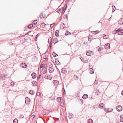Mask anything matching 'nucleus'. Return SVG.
I'll return each mask as SVG.
<instances>
[{"instance_id":"obj_1","label":"nucleus","mask_w":123,"mask_h":123,"mask_svg":"<svg viewBox=\"0 0 123 123\" xmlns=\"http://www.w3.org/2000/svg\"><path fill=\"white\" fill-rule=\"evenodd\" d=\"M118 32L119 35H122L123 34V30L120 28H119L115 31V33L116 34Z\"/></svg>"},{"instance_id":"obj_2","label":"nucleus","mask_w":123,"mask_h":123,"mask_svg":"<svg viewBox=\"0 0 123 123\" xmlns=\"http://www.w3.org/2000/svg\"><path fill=\"white\" fill-rule=\"evenodd\" d=\"M99 107L102 109H105V105L103 103L100 104L99 105Z\"/></svg>"},{"instance_id":"obj_3","label":"nucleus","mask_w":123,"mask_h":123,"mask_svg":"<svg viewBox=\"0 0 123 123\" xmlns=\"http://www.w3.org/2000/svg\"><path fill=\"white\" fill-rule=\"evenodd\" d=\"M116 108L117 111L119 112L121 111L122 110V107L120 105L117 106L116 107Z\"/></svg>"},{"instance_id":"obj_4","label":"nucleus","mask_w":123,"mask_h":123,"mask_svg":"<svg viewBox=\"0 0 123 123\" xmlns=\"http://www.w3.org/2000/svg\"><path fill=\"white\" fill-rule=\"evenodd\" d=\"M93 52L91 51H89L86 52V55L88 56L91 55L93 54Z\"/></svg>"},{"instance_id":"obj_5","label":"nucleus","mask_w":123,"mask_h":123,"mask_svg":"<svg viewBox=\"0 0 123 123\" xmlns=\"http://www.w3.org/2000/svg\"><path fill=\"white\" fill-rule=\"evenodd\" d=\"M21 66L23 68H25L27 67V65L25 63H22L20 64Z\"/></svg>"},{"instance_id":"obj_6","label":"nucleus","mask_w":123,"mask_h":123,"mask_svg":"<svg viewBox=\"0 0 123 123\" xmlns=\"http://www.w3.org/2000/svg\"><path fill=\"white\" fill-rule=\"evenodd\" d=\"M25 99V103L26 104H30V99L28 97H26Z\"/></svg>"},{"instance_id":"obj_7","label":"nucleus","mask_w":123,"mask_h":123,"mask_svg":"<svg viewBox=\"0 0 123 123\" xmlns=\"http://www.w3.org/2000/svg\"><path fill=\"white\" fill-rule=\"evenodd\" d=\"M113 110V109L112 108H106L105 110V112H111Z\"/></svg>"},{"instance_id":"obj_8","label":"nucleus","mask_w":123,"mask_h":123,"mask_svg":"<svg viewBox=\"0 0 123 123\" xmlns=\"http://www.w3.org/2000/svg\"><path fill=\"white\" fill-rule=\"evenodd\" d=\"M105 48L106 49H109L110 48L109 43H107L105 45Z\"/></svg>"},{"instance_id":"obj_9","label":"nucleus","mask_w":123,"mask_h":123,"mask_svg":"<svg viewBox=\"0 0 123 123\" xmlns=\"http://www.w3.org/2000/svg\"><path fill=\"white\" fill-rule=\"evenodd\" d=\"M67 7V6H66V7L65 8H63L62 9H59V11H60L61 10H62V14H63L65 12V11L66 10V8Z\"/></svg>"},{"instance_id":"obj_10","label":"nucleus","mask_w":123,"mask_h":123,"mask_svg":"<svg viewBox=\"0 0 123 123\" xmlns=\"http://www.w3.org/2000/svg\"><path fill=\"white\" fill-rule=\"evenodd\" d=\"M61 72L62 73L65 74L67 72V70L66 68H63L61 69Z\"/></svg>"},{"instance_id":"obj_11","label":"nucleus","mask_w":123,"mask_h":123,"mask_svg":"<svg viewBox=\"0 0 123 123\" xmlns=\"http://www.w3.org/2000/svg\"><path fill=\"white\" fill-rule=\"evenodd\" d=\"M95 91V93H97V94L98 96L100 95V91L96 89Z\"/></svg>"},{"instance_id":"obj_12","label":"nucleus","mask_w":123,"mask_h":123,"mask_svg":"<svg viewBox=\"0 0 123 123\" xmlns=\"http://www.w3.org/2000/svg\"><path fill=\"white\" fill-rule=\"evenodd\" d=\"M57 100L58 102H60V104L62 103L63 101L62 99L61 98H57Z\"/></svg>"},{"instance_id":"obj_13","label":"nucleus","mask_w":123,"mask_h":123,"mask_svg":"<svg viewBox=\"0 0 123 123\" xmlns=\"http://www.w3.org/2000/svg\"><path fill=\"white\" fill-rule=\"evenodd\" d=\"M59 41H58V39L57 38H55L53 41L54 44H55L56 43L58 42Z\"/></svg>"},{"instance_id":"obj_14","label":"nucleus","mask_w":123,"mask_h":123,"mask_svg":"<svg viewBox=\"0 0 123 123\" xmlns=\"http://www.w3.org/2000/svg\"><path fill=\"white\" fill-rule=\"evenodd\" d=\"M118 23L120 25H121L123 24V19L122 18L120 19L118 21Z\"/></svg>"},{"instance_id":"obj_15","label":"nucleus","mask_w":123,"mask_h":123,"mask_svg":"<svg viewBox=\"0 0 123 123\" xmlns=\"http://www.w3.org/2000/svg\"><path fill=\"white\" fill-rule=\"evenodd\" d=\"M88 97V95L86 94H84L82 97V98L83 99H86Z\"/></svg>"},{"instance_id":"obj_16","label":"nucleus","mask_w":123,"mask_h":123,"mask_svg":"<svg viewBox=\"0 0 123 123\" xmlns=\"http://www.w3.org/2000/svg\"><path fill=\"white\" fill-rule=\"evenodd\" d=\"M45 64H43L42 65H41L40 66V68H42L43 69H45L46 68H45Z\"/></svg>"},{"instance_id":"obj_17","label":"nucleus","mask_w":123,"mask_h":123,"mask_svg":"<svg viewBox=\"0 0 123 123\" xmlns=\"http://www.w3.org/2000/svg\"><path fill=\"white\" fill-rule=\"evenodd\" d=\"M36 74L35 73H33L31 75L33 79H35L36 77Z\"/></svg>"},{"instance_id":"obj_18","label":"nucleus","mask_w":123,"mask_h":123,"mask_svg":"<svg viewBox=\"0 0 123 123\" xmlns=\"http://www.w3.org/2000/svg\"><path fill=\"white\" fill-rule=\"evenodd\" d=\"M54 69L52 68V67H51L49 68V70L50 73H52L54 71Z\"/></svg>"},{"instance_id":"obj_19","label":"nucleus","mask_w":123,"mask_h":123,"mask_svg":"<svg viewBox=\"0 0 123 123\" xmlns=\"http://www.w3.org/2000/svg\"><path fill=\"white\" fill-rule=\"evenodd\" d=\"M32 84H33V86H36L37 85V83L36 81H33L32 82Z\"/></svg>"},{"instance_id":"obj_20","label":"nucleus","mask_w":123,"mask_h":123,"mask_svg":"<svg viewBox=\"0 0 123 123\" xmlns=\"http://www.w3.org/2000/svg\"><path fill=\"white\" fill-rule=\"evenodd\" d=\"M59 30H57L55 32V35L57 37H58L59 35Z\"/></svg>"},{"instance_id":"obj_21","label":"nucleus","mask_w":123,"mask_h":123,"mask_svg":"<svg viewBox=\"0 0 123 123\" xmlns=\"http://www.w3.org/2000/svg\"><path fill=\"white\" fill-rule=\"evenodd\" d=\"M34 93V91L33 90H31L29 91V93L31 95H33Z\"/></svg>"},{"instance_id":"obj_22","label":"nucleus","mask_w":123,"mask_h":123,"mask_svg":"<svg viewBox=\"0 0 123 123\" xmlns=\"http://www.w3.org/2000/svg\"><path fill=\"white\" fill-rule=\"evenodd\" d=\"M65 27V25L64 23H62V24L61 25V28H62V29H63Z\"/></svg>"},{"instance_id":"obj_23","label":"nucleus","mask_w":123,"mask_h":123,"mask_svg":"<svg viewBox=\"0 0 123 123\" xmlns=\"http://www.w3.org/2000/svg\"><path fill=\"white\" fill-rule=\"evenodd\" d=\"M93 120L91 119H89L88 121V123H93Z\"/></svg>"},{"instance_id":"obj_24","label":"nucleus","mask_w":123,"mask_h":123,"mask_svg":"<svg viewBox=\"0 0 123 123\" xmlns=\"http://www.w3.org/2000/svg\"><path fill=\"white\" fill-rule=\"evenodd\" d=\"M55 62L57 65H59L60 64V63L59 62V61L58 60L55 59Z\"/></svg>"},{"instance_id":"obj_25","label":"nucleus","mask_w":123,"mask_h":123,"mask_svg":"<svg viewBox=\"0 0 123 123\" xmlns=\"http://www.w3.org/2000/svg\"><path fill=\"white\" fill-rule=\"evenodd\" d=\"M52 38L51 37L49 38L48 40V43L50 44L51 43V42L52 41Z\"/></svg>"},{"instance_id":"obj_26","label":"nucleus","mask_w":123,"mask_h":123,"mask_svg":"<svg viewBox=\"0 0 123 123\" xmlns=\"http://www.w3.org/2000/svg\"><path fill=\"white\" fill-rule=\"evenodd\" d=\"M109 37V36L108 35H106L104 36L103 37V38L104 39H107Z\"/></svg>"},{"instance_id":"obj_27","label":"nucleus","mask_w":123,"mask_h":123,"mask_svg":"<svg viewBox=\"0 0 123 123\" xmlns=\"http://www.w3.org/2000/svg\"><path fill=\"white\" fill-rule=\"evenodd\" d=\"M45 78L46 79H50V78L51 77L50 76L48 75H46L45 77Z\"/></svg>"},{"instance_id":"obj_28","label":"nucleus","mask_w":123,"mask_h":123,"mask_svg":"<svg viewBox=\"0 0 123 123\" xmlns=\"http://www.w3.org/2000/svg\"><path fill=\"white\" fill-rule=\"evenodd\" d=\"M89 70L91 72L90 73L92 74H93L94 73V71L93 69L92 68H90Z\"/></svg>"},{"instance_id":"obj_29","label":"nucleus","mask_w":123,"mask_h":123,"mask_svg":"<svg viewBox=\"0 0 123 123\" xmlns=\"http://www.w3.org/2000/svg\"><path fill=\"white\" fill-rule=\"evenodd\" d=\"M39 17L41 19H43L45 18L44 16H43L42 14H41L40 15Z\"/></svg>"},{"instance_id":"obj_30","label":"nucleus","mask_w":123,"mask_h":123,"mask_svg":"<svg viewBox=\"0 0 123 123\" xmlns=\"http://www.w3.org/2000/svg\"><path fill=\"white\" fill-rule=\"evenodd\" d=\"M54 84H55V85H56L58 84L59 83V82L58 81L55 80L53 81Z\"/></svg>"},{"instance_id":"obj_31","label":"nucleus","mask_w":123,"mask_h":123,"mask_svg":"<svg viewBox=\"0 0 123 123\" xmlns=\"http://www.w3.org/2000/svg\"><path fill=\"white\" fill-rule=\"evenodd\" d=\"M45 25H46V24L44 23H42L41 25V27L43 28L44 27Z\"/></svg>"},{"instance_id":"obj_32","label":"nucleus","mask_w":123,"mask_h":123,"mask_svg":"<svg viewBox=\"0 0 123 123\" xmlns=\"http://www.w3.org/2000/svg\"><path fill=\"white\" fill-rule=\"evenodd\" d=\"M53 55L54 57H56L58 56V55L55 53L54 52H53Z\"/></svg>"},{"instance_id":"obj_33","label":"nucleus","mask_w":123,"mask_h":123,"mask_svg":"<svg viewBox=\"0 0 123 123\" xmlns=\"http://www.w3.org/2000/svg\"><path fill=\"white\" fill-rule=\"evenodd\" d=\"M120 121L121 122H123V115H121L120 116Z\"/></svg>"},{"instance_id":"obj_34","label":"nucleus","mask_w":123,"mask_h":123,"mask_svg":"<svg viewBox=\"0 0 123 123\" xmlns=\"http://www.w3.org/2000/svg\"><path fill=\"white\" fill-rule=\"evenodd\" d=\"M33 27V25L31 24L29 25L28 26V28L29 29Z\"/></svg>"},{"instance_id":"obj_35","label":"nucleus","mask_w":123,"mask_h":123,"mask_svg":"<svg viewBox=\"0 0 123 123\" xmlns=\"http://www.w3.org/2000/svg\"><path fill=\"white\" fill-rule=\"evenodd\" d=\"M42 92H37V95L38 96H40Z\"/></svg>"},{"instance_id":"obj_36","label":"nucleus","mask_w":123,"mask_h":123,"mask_svg":"<svg viewBox=\"0 0 123 123\" xmlns=\"http://www.w3.org/2000/svg\"><path fill=\"white\" fill-rule=\"evenodd\" d=\"M13 123H18V120L17 119H15L13 121Z\"/></svg>"},{"instance_id":"obj_37","label":"nucleus","mask_w":123,"mask_h":123,"mask_svg":"<svg viewBox=\"0 0 123 123\" xmlns=\"http://www.w3.org/2000/svg\"><path fill=\"white\" fill-rule=\"evenodd\" d=\"M78 78V77L76 75H75L74 76V78L75 80H77Z\"/></svg>"},{"instance_id":"obj_38","label":"nucleus","mask_w":123,"mask_h":123,"mask_svg":"<svg viewBox=\"0 0 123 123\" xmlns=\"http://www.w3.org/2000/svg\"><path fill=\"white\" fill-rule=\"evenodd\" d=\"M39 36V35L37 34L35 38V41H37V38Z\"/></svg>"},{"instance_id":"obj_39","label":"nucleus","mask_w":123,"mask_h":123,"mask_svg":"<svg viewBox=\"0 0 123 123\" xmlns=\"http://www.w3.org/2000/svg\"><path fill=\"white\" fill-rule=\"evenodd\" d=\"M37 20H34L33 22V24L34 25H36L37 24Z\"/></svg>"},{"instance_id":"obj_40","label":"nucleus","mask_w":123,"mask_h":123,"mask_svg":"<svg viewBox=\"0 0 123 123\" xmlns=\"http://www.w3.org/2000/svg\"><path fill=\"white\" fill-rule=\"evenodd\" d=\"M71 34V33L70 32H68V31H66V35H68V34Z\"/></svg>"},{"instance_id":"obj_41","label":"nucleus","mask_w":123,"mask_h":123,"mask_svg":"<svg viewBox=\"0 0 123 123\" xmlns=\"http://www.w3.org/2000/svg\"><path fill=\"white\" fill-rule=\"evenodd\" d=\"M98 83V80H95V82L94 83V85H96Z\"/></svg>"},{"instance_id":"obj_42","label":"nucleus","mask_w":123,"mask_h":123,"mask_svg":"<svg viewBox=\"0 0 123 123\" xmlns=\"http://www.w3.org/2000/svg\"><path fill=\"white\" fill-rule=\"evenodd\" d=\"M112 7L113 8V11H112V12H113L115 11V6H112Z\"/></svg>"},{"instance_id":"obj_43","label":"nucleus","mask_w":123,"mask_h":123,"mask_svg":"<svg viewBox=\"0 0 123 123\" xmlns=\"http://www.w3.org/2000/svg\"><path fill=\"white\" fill-rule=\"evenodd\" d=\"M103 49V48H99L98 49V50L99 51H101Z\"/></svg>"},{"instance_id":"obj_44","label":"nucleus","mask_w":123,"mask_h":123,"mask_svg":"<svg viewBox=\"0 0 123 123\" xmlns=\"http://www.w3.org/2000/svg\"><path fill=\"white\" fill-rule=\"evenodd\" d=\"M95 33H93V34H97L98 33L99 31L98 30H97L94 31Z\"/></svg>"},{"instance_id":"obj_45","label":"nucleus","mask_w":123,"mask_h":123,"mask_svg":"<svg viewBox=\"0 0 123 123\" xmlns=\"http://www.w3.org/2000/svg\"><path fill=\"white\" fill-rule=\"evenodd\" d=\"M11 87H12L13 86H14L15 84L13 82H11Z\"/></svg>"},{"instance_id":"obj_46","label":"nucleus","mask_w":123,"mask_h":123,"mask_svg":"<svg viewBox=\"0 0 123 123\" xmlns=\"http://www.w3.org/2000/svg\"><path fill=\"white\" fill-rule=\"evenodd\" d=\"M42 75H43L42 73L40 74V75H39V76L38 77V79H39V78H40L41 77V76H42Z\"/></svg>"},{"instance_id":"obj_47","label":"nucleus","mask_w":123,"mask_h":123,"mask_svg":"<svg viewBox=\"0 0 123 123\" xmlns=\"http://www.w3.org/2000/svg\"><path fill=\"white\" fill-rule=\"evenodd\" d=\"M54 25V24H51L50 25V26L52 28L53 27Z\"/></svg>"},{"instance_id":"obj_48","label":"nucleus","mask_w":123,"mask_h":123,"mask_svg":"<svg viewBox=\"0 0 123 123\" xmlns=\"http://www.w3.org/2000/svg\"><path fill=\"white\" fill-rule=\"evenodd\" d=\"M80 103L81 104H83V101L81 99H80Z\"/></svg>"},{"instance_id":"obj_49","label":"nucleus","mask_w":123,"mask_h":123,"mask_svg":"<svg viewBox=\"0 0 123 123\" xmlns=\"http://www.w3.org/2000/svg\"><path fill=\"white\" fill-rule=\"evenodd\" d=\"M47 71L46 68H45L44 69V71L43 72V74H45L46 72V71Z\"/></svg>"},{"instance_id":"obj_50","label":"nucleus","mask_w":123,"mask_h":123,"mask_svg":"<svg viewBox=\"0 0 123 123\" xmlns=\"http://www.w3.org/2000/svg\"><path fill=\"white\" fill-rule=\"evenodd\" d=\"M35 115H33L31 116V117L32 119H33L35 117Z\"/></svg>"},{"instance_id":"obj_51","label":"nucleus","mask_w":123,"mask_h":123,"mask_svg":"<svg viewBox=\"0 0 123 123\" xmlns=\"http://www.w3.org/2000/svg\"><path fill=\"white\" fill-rule=\"evenodd\" d=\"M9 43V44L11 45H12L13 44V43L11 42H10Z\"/></svg>"},{"instance_id":"obj_52","label":"nucleus","mask_w":123,"mask_h":123,"mask_svg":"<svg viewBox=\"0 0 123 123\" xmlns=\"http://www.w3.org/2000/svg\"><path fill=\"white\" fill-rule=\"evenodd\" d=\"M43 57L44 59H46L47 58V56L46 55H44L43 56Z\"/></svg>"},{"instance_id":"obj_53","label":"nucleus","mask_w":123,"mask_h":123,"mask_svg":"<svg viewBox=\"0 0 123 123\" xmlns=\"http://www.w3.org/2000/svg\"><path fill=\"white\" fill-rule=\"evenodd\" d=\"M80 59H81V60L82 61H84V59L83 58H82V57H81L80 58Z\"/></svg>"},{"instance_id":"obj_54","label":"nucleus","mask_w":123,"mask_h":123,"mask_svg":"<svg viewBox=\"0 0 123 123\" xmlns=\"http://www.w3.org/2000/svg\"><path fill=\"white\" fill-rule=\"evenodd\" d=\"M31 31H29L28 32V33L27 34H28L30 33V32H31Z\"/></svg>"},{"instance_id":"obj_55","label":"nucleus","mask_w":123,"mask_h":123,"mask_svg":"<svg viewBox=\"0 0 123 123\" xmlns=\"http://www.w3.org/2000/svg\"><path fill=\"white\" fill-rule=\"evenodd\" d=\"M88 38L89 41H91V40L90 39H89V37H88Z\"/></svg>"},{"instance_id":"obj_56","label":"nucleus","mask_w":123,"mask_h":123,"mask_svg":"<svg viewBox=\"0 0 123 123\" xmlns=\"http://www.w3.org/2000/svg\"><path fill=\"white\" fill-rule=\"evenodd\" d=\"M43 114L44 115H46V114L45 112H43Z\"/></svg>"},{"instance_id":"obj_57","label":"nucleus","mask_w":123,"mask_h":123,"mask_svg":"<svg viewBox=\"0 0 123 123\" xmlns=\"http://www.w3.org/2000/svg\"><path fill=\"white\" fill-rule=\"evenodd\" d=\"M121 94L123 96V91H122Z\"/></svg>"},{"instance_id":"obj_58","label":"nucleus","mask_w":123,"mask_h":123,"mask_svg":"<svg viewBox=\"0 0 123 123\" xmlns=\"http://www.w3.org/2000/svg\"><path fill=\"white\" fill-rule=\"evenodd\" d=\"M66 17L65 18H66L67 17V16L66 15H64V17Z\"/></svg>"},{"instance_id":"obj_59","label":"nucleus","mask_w":123,"mask_h":123,"mask_svg":"<svg viewBox=\"0 0 123 123\" xmlns=\"http://www.w3.org/2000/svg\"><path fill=\"white\" fill-rule=\"evenodd\" d=\"M63 90H63V92H65V90H64V88H63Z\"/></svg>"},{"instance_id":"obj_60","label":"nucleus","mask_w":123,"mask_h":123,"mask_svg":"<svg viewBox=\"0 0 123 123\" xmlns=\"http://www.w3.org/2000/svg\"><path fill=\"white\" fill-rule=\"evenodd\" d=\"M63 94H66L65 92H63Z\"/></svg>"},{"instance_id":"obj_61","label":"nucleus","mask_w":123,"mask_h":123,"mask_svg":"<svg viewBox=\"0 0 123 123\" xmlns=\"http://www.w3.org/2000/svg\"><path fill=\"white\" fill-rule=\"evenodd\" d=\"M70 0H67L68 2H69L70 1Z\"/></svg>"},{"instance_id":"obj_62","label":"nucleus","mask_w":123,"mask_h":123,"mask_svg":"<svg viewBox=\"0 0 123 123\" xmlns=\"http://www.w3.org/2000/svg\"><path fill=\"white\" fill-rule=\"evenodd\" d=\"M52 43H51V45H50V48H51V47H52Z\"/></svg>"}]
</instances>
